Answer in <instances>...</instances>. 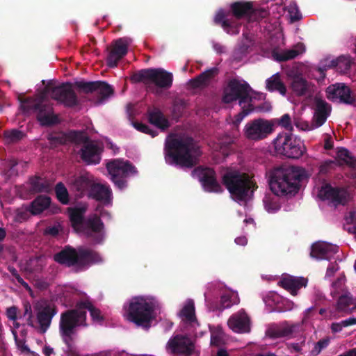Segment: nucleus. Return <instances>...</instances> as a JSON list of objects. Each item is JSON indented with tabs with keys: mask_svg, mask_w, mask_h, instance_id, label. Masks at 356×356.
Segmentation results:
<instances>
[{
	"mask_svg": "<svg viewBox=\"0 0 356 356\" xmlns=\"http://www.w3.org/2000/svg\"><path fill=\"white\" fill-rule=\"evenodd\" d=\"M266 89L270 92H278L284 96L286 94V87L281 79L280 73H276L266 80Z\"/></svg>",
	"mask_w": 356,
	"mask_h": 356,
	"instance_id": "34",
	"label": "nucleus"
},
{
	"mask_svg": "<svg viewBox=\"0 0 356 356\" xmlns=\"http://www.w3.org/2000/svg\"><path fill=\"white\" fill-rule=\"evenodd\" d=\"M299 52L295 49L284 50L280 52H273V56L277 61L284 62L295 58Z\"/></svg>",
	"mask_w": 356,
	"mask_h": 356,
	"instance_id": "46",
	"label": "nucleus"
},
{
	"mask_svg": "<svg viewBox=\"0 0 356 356\" xmlns=\"http://www.w3.org/2000/svg\"><path fill=\"white\" fill-rule=\"evenodd\" d=\"M299 325L298 324H289L286 322L280 325L271 327L268 330V336L272 339L291 337Z\"/></svg>",
	"mask_w": 356,
	"mask_h": 356,
	"instance_id": "30",
	"label": "nucleus"
},
{
	"mask_svg": "<svg viewBox=\"0 0 356 356\" xmlns=\"http://www.w3.org/2000/svg\"><path fill=\"white\" fill-rule=\"evenodd\" d=\"M164 154L167 163L192 168L198 163L202 152L195 140L187 136L167 140Z\"/></svg>",
	"mask_w": 356,
	"mask_h": 356,
	"instance_id": "2",
	"label": "nucleus"
},
{
	"mask_svg": "<svg viewBox=\"0 0 356 356\" xmlns=\"http://www.w3.org/2000/svg\"><path fill=\"white\" fill-rule=\"evenodd\" d=\"M46 262L43 255L31 257L26 263V269L31 273H40L46 266Z\"/></svg>",
	"mask_w": 356,
	"mask_h": 356,
	"instance_id": "39",
	"label": "nucleus"
},
{
	"mask_svg": "<svg viewBox=\"0 0 356 356\" xmlns=\"http://www.w3.org/2000/svg\"><path fill=\"white\" fill-rule=\"evenodd\" d=\"M193 173L197 175L206 192L220 193L223 191L222 186L217 181L216 173L212 168L198 167L193 171Z\"/></svg>",
	"mask_w": 356,
	"mask_h": 356,
	"instance_id": "18",
	"label": "nucleus"
},
{
	"mask_svg": "<svg viewBox=\"0 0 356 356\" xmlns=\"http://www.w3.org/2000/svg\"><path fill=\"white\" fill-rule=\"evenodd\" d=\"M219 69L216 67L202 72L195 78L190 80L191 86L194 88L206 87L218 74Z\"/></svg>",
	"mask_w": 356,
	"mask_h": 356,
	"instance_id": "28",
	"label": "nucleus"
},
{
	"mask_svg": "<svg viewBox=\"0 0 356 356\" xmlns=\"http://www.w3.org/2000/svg\"><path fill=\"white\" fill-rule=\"evenodd\" d=\"M112 181L120 190L127 186V178L137 174L136 168L129 161L114 159L106 163Z\"/></svg>",
	"mask_w": 356,
	"mask_h": 356,
	"instance_id": "10",
	"label": "nucleus"
},
{
	"mask_svg": "<svg viewBox=\"0 0 356 356\" xmlns=\"http://www.w3.org/2000/svg\"><path fill=\"white\" fill-rule=\"evenodd\" d=\"M24 315H28L27 324L29 326L34 327L33 316L32 314L31 307L29 304L25 305Z\"/></svg>",
	"mask_w": 356,
	"mask_h": 356,
	"instance_id": "62",
	"label": "nucleus"
},
{
	"mask_svg": "<svg viewBox=\"0 0 356 356\" xmlns=\"http://www.w3.org/2000/svg\"><path fill=\"white\" fill-rule=\"evenodd\" d=\"M307 284V279L293 276L283 277L278 282L279 286L289 291L293 296H296L298 291L302 287H305Z\"/></svg>",
	"mask_w": 356,
	"mask_h": 356,
	"instance_id": "26",
	"label": "nucleus"
},
{
	"mask_svg": "<svg viewBox=\"0 0 356 356\" xmlns=\"http://www.w3.org/2000/svg\"><path fill=\"white\" fill-rule=\"evenodd\" d=\"M318 197L323 200H329L334 205H345L350 199L348 191L344 188L332 187L330 184L323 186L318 192Z\"/></svg>",
	"mask_w": 356,
	"mask_h": 356,
	"instance_id": "17",
	"label": "nucleus"
},
{
	"mask_svg": "<svg viewBox=\"0 0 356 356\" xmlns=\"http://www.w3.org/2000/svg\"><path fill=\"white\" fill-rule=\"evenodd\" d=\"M40 101L32 97H27L21 101V108L24 112L36 111Z\"/></svg>",
	"mask_w": 356,
	"mask_h": 356,
	"instance_id": "49",
	"label": "nucleus"
},
{
	"mask_svg": "<svg viewBox=\"0 0 356 356\" xmlns=\"http://www.w3.org/2000/svg\"><path fill=\"white\" fill-rule=\"evenodd\" d=\"M55 193L58 200L63 204L70 203L69 193L67 188L62 182H58L55 186Z\"/></svg>",
	"mask_w": 356,
	"mask_h": 356,
	"instance_id": "44",
	"label": "nucleus"
},
{
	"mask_svg": "<svg viewBox=\"0 0 356 356\" xmlns=\"http://www.w3.org/2000/svg\"><path fill=\"white\" fill-rule=\"evenodd\" d=\"M313 85L301 76H295L291 83V88L297 96L310 95Z\"/></svg>",
	"mask_w": 356,
	"mask_h": 356,
	"instance_id": "29",
	"label": "nucleus"
},
{
	"mask_svg": "<svg viewBox=\"0 0 356 356\" xmlns=\"http://www.w3.org/2000/svg\"><path fill=\"white\" fill-rule=\"evenodd\" d=\"M67 211L72 227L77 232L81 231L86 220L84 213L86 209L84 207H70Z\"/></svg>",
	"mask_w": 356,
	"mask_h": 356,
	"instance_id": "32",
	"label": "nucleus"
},
{
	"mask_svg": "<svg viewBox=\"0 0 356 356\" xmlns=\"http://www.w3.org/2000/svg\"><path fill=\"white\" fill-rule=\"evenodd\" d=\"M67 142L83 145L90 140L88 134L83 131L72 130L67 133Z\"/></svg>",
	"mask_w": 356,
	"mask_h": 356,
	"instance_id": "41",
	"label": "nucleus"
},
{
	"mask_svg": "<svg viewBox=\"0 0 356 356\" xmlns=\"http://www.w3.org/2000/svg\"><path fill=\"white\" fill-rule=\"evenodd\" d=\"M56 312V308L50 305H47L38 312L37 321L40 325V332L44 333L48 330Z\"/></svg>",
	"mask_w": 356,
	"mask_h": 356,
	"instance_id": "27",
	"label": "nucleus"
},
{
	"mask_svg": "<svg viewBox=\"0 0 356 356\" xmlns=\"http://www.w3.org/2000/svg\"><path fill=\"white\" fill-rule=\"evenodd\" d=\"M30 191L33 193L46 192L49 190L48 183L40 177L35 176L29 180Z\"/></svg>",
	"mask_w": 356,
	"mask_h": 356,
	"instance_id": "42",
	"label": "nucleus"
},
{
	"mask_svg": "<svg viewBox=\"0 0 356 356\" xmlns=\"http://www.w3.org/2000/svg\"><path fill=\"white\" fill-rule=\"evenodd\" d=\"M288 11L290 14L292 22L300 20L302 18V14L299 11L298 7L296 3H290Z\"/></svg>",
	"mask_w": 356,
	"mask_h": 356,
	"instance_id": "56",
	"label": "nucleus"
},
{
	"mask_svg": "<svg viewBox=\"0 0 356 356\" xmlns=\"http://www.w3.org/2000/svg\"><path fill=\"white\" fill-rule=\"evenodd\" d=\"M338 250L339 247L336 245L318 241L312 245L310 256L318 260H330Z\"/></svg>",
	"mask_w": 356,
	"mask_h": 356,
	"instance_id": "21",
	"label": "nucleus"
},
{
	"mask_svg": "<svg viewBox=\"0 0 356 356\" xmlns=\"http://www.w3.org/2000/svg\"><path fill=\"white\" fill-rule=\"evenodd\" d=\"M54 260L67 267H75L76 271L83 270L102 261L99 254L92 249L83 247L74 248L70 245L54 254Z\"/></svg>",
	"mask_w": 356,
	"mask_h": 356,
	"instance_id": "4",
	"label": "nucleus"
},
{
	"mask_svg": "<svg viewBox=\"0 0 356 356\" xmlns=\"http://www.w3.org/2000/svg\"><path fill=\"white\" fill-rule=\"evenodd\" d=\"M93 184L94 181L92 177L88 175L79 176L76 177L73 181L74 188L81 194L88 192V195H89V192H90Z\"/></svg>",
	"mask_w": 356,
	"mask_h": 356,
	"instance_id": "36",
	"label": "nucleus"
},
{
	"mask_svg": "<svg viewBox=\"0 0 356 356\" xmlns=\"http://www.w3.org/2000/svg\"><path fill=\"white\" fill-rule=\"evenodd\" d=\"M273 144L277 154L289 159H298L306 152L303 141L291 132L280 133Z\"/></svg>",
	"mask_w": 356,
	"mask_h": 356,
	"instance_id": "9",
	"label": "nucleus"
},
{
	"mask_svg": "<svg viewBox=\"0 0 356 356\" xmlns=\"http://www.w3.org/2000/svg\"><path fill=\"white\" fill-rule=\"evenodd\" d=\"M51 197L45 195L37 196L31 203V213L38 215L46 210L51 204Z\"/></svg>",
	"mask_w": 356,
	"mask_h": 356,
	"instance_id": "35",
	"label": "nucleus"
},
{
	"mask_svg": "<svg viewBox=\"0 0 356 356\" xmlns=\"http://www.w3.org/2000/svg\"><path fill=\"white\" fill-rule=\"evenodd\" d=\"M234 143V139L232 137L227 136L222 139L219 144L220 152L225 156H227L232 151V145Z\"/></svg>",
	"mask_w": 356,
	"mask_h": 356,
	"instance_id": "50",
	"label": "nucleus"
},
{
	"mask_svg": "<svg viewBox=\"0 0 356 356\" xmlns=\"http://www.w3.org/2000/svg\"><path fill=\"white\" fill-rule=\"evenodd\" d=\"M31 208H19L15 211V216L14 221L18 223H22L27 220L30 218Z\"/></svg>",
	"mask_w": 356,
	"mask_h": 356,
	"instance_id": "51",
	"label": "nucleus"
},
{
	"mask_svg": "<svg viewBox=\"0 0 356 356\" xmlns=\"http://www.w3.org/2000/svg\"><path fill=\"white\" fill-rule=\"evenodd\" d=\"M328 339H323L319 340L314 346V348L311 350L312 356H317L323 348H325L329 344Z\"/></svg>",
	"mask_w": 356,
	"mask_h": 356,
	"instance_id": "58",
	"label": "nucleus"
},
{
	"mask_svg": "<svg viewBox=\"0 0 356 356\" xmlns=\"http://www.w3.org/2000/svg\"><path fill=\"white\" fill-rule=\"evenodd\" d=\"M241 109V111L234 116L233 123L235 126H238L243 118L252 112V109L249 108L248 106H245V104L242 105Z\"/></svg>",
	"mask_w": 356,
	"mask_h": 356,
	"instance_id": "55",
	"label": "nucleus"
},
{
	"mask_svg": "<svg viewBox=\"0 0 356 356\" xmlns=\"http://www.w3.org/2000/svg\"><path fill=\"white\" fill-rule=\"evenodd\" d=\"M88 310L93 321L102 322L104 317L100 309L95 307L90 301L84 300L77 302L76 308L67 309L60 314L59 322V334L69 350L73 348L78 327H88L86 322Z\"/></svg>",
	"mask_w": 356,
	"mask_h": 356,
	"instance_id": "1",
	"label": "nucleus"
},
{
	"mask_svg": "<svg viewBox=\"0 0 356 356\" xmlns=\"http://www.w3.org/2000/svg\"><path fill=\"white\" fill-rule=\"evenodd\" d=\"M44 92L65 107L72 108L79 104L78 97L71 83H63L56 86L48 84L44 87Z\"/></svg>",
	"mask_w": 356,
	"mask_h": 356,
	"instance_id": "12",
	"label": "nucleus"
},
{
	"mask_svg": "<svg viewBox=\"0 0 356 356\" xmlns=\"http://www.w3.org/2000/svg\"><path fill=\"white\" fill-rule=\"evenodd\" d=\"M159 308V302L154 298L134 297L129 302L124 317L137 326L148 329L154 318V312Z\"/></svg>",
	"mask_w": 356,
	"mask_h": 356,
	"instance_id": "6",
	"label": "nucleus"
},
{
	"mask_svg": "<svg viewBox=\"0 0 356 356\" xmlns=\"http://www.w3.org/2000/svg\"><path fill=\"white\" fill-rule=\"evenodd\" d=\"M75 86L83 92L86 94H94L96 95L95 104H101L112 96L114 89L108 83L102 81H76Z\"/></svg>",
	"mask_w": 356,
	"mask_h": 356,
	"instance_id": "13",
	"label": "nucleus"
},
{
	"mask_svg": "<svg viewBox=\"0 0 356 356\" xmlns=\"http://www.w3.org/2000/svg\"><path fill=\"white\" fill-rule=\"evenodd\" d=\"M304 177L302 169L294 166H281L270 173L269 186L277 196L294 195L300 189Z\"/></svg>",
	"mask_w": 356,
	"mask_h": 356,
	"instance_id": "3",
	"label": "nucleus"
},
{
	"mask_svg": "<svg viewBox=\"0 0 356 356\" xmlns=\"http://www.w3.org/2000/svg\"><path fill=\"white\" fill-rule=\"evenodd\" d=\"M293 124L302 131H310L316 129L315 127H312V122L309 124L308 122L298 117L293 118Z\"/></svg>",
	"mask_w": 356,
	"mask_h": 356,
	"instance_id": "54",
	"label": "nucleus"
},
{
	"mask_svg": "<svg viewBox=\"0 0 356 356\" xmlns=\"http://www.w3.org/2000/svg\"><path fill=\"white\" fill-rule=\"evenodd\" d=\"M223 344V339L222 337L217 334H212L211 337V345L219 347Z\"/></svg>",
	"mask_w": 356,
	"mask_h": 356,
	"instance_id": "63",
	"label": "nucleus"
},
{
	"mask_svg": "<svg viewBox=\"0 0 356 356\" xmlns=\"http://www.w3.org/2000/svg\"><path fill=\"white\" fill-rule=\"evenodd\" d=\"M250 90L251 88L246 81L232 79L224 90L222 100L225 104L238 100L239 106H242L243 104L252 102V97L250 96Z\"/></svg>",
	"mask_w": 356,
	"mask_h": 356,
	"instance_id": "11",
	"label": "nucleus"
},
{
	"mask_svg": "<svg viewBox=\"0 0 356 356\" xmlns=\"http://www.w3.org/2000/svg\"><path fill=\"white\" fill-rule=\"evenodd\" d=\"M134 127L139 131L146 134L150 135L152 137H155L158 135L156 130L152 129L148 125L142 122H134Z\"/></svg>",
	"mask_w": 356,
	"mask_h": 356,
	"instance_id": "53",
	"label": "nucleus"
},
{
	"mask_svg": "<svg viewBox=\"0 0 356 356\" xmlns=\"http://www.w3.org/2000/svg\"><path fill=\"white\" fill-rule=\"evenodd\" d=\"M48 140L51 145L56 147L59 145H64L67 143V133L60 132L50 134Z\"/></svg>",
	"mask_w": 356,
	"mask_h": 356,
	"instance_id": "48",
	"label": "nucleus"
},
{
	"mask_svg": "<svg viewBox=\"0 0 356 356\" xmlns=\"http://www.w3.org/2000/svg\"><path fill=\"white\" fill-rule=\"evenodd\" d=\"M227 324L230 329L237 333H249L251 330L250 318L243 309L232 315Z\"/></svg>",
	"mask_w": 356,
	"mask_h": 356,
	"instance_id": "22",
	"label": "nucleus"
},
{
	"mask_svg": "<svg viewBox=\"0 0 356 356\" xmlns=\"http://www.w3.org/2000/svg\"><path fill=\"white\" fill-rule=\"evenodd\" d=\"M353 304V298L350 293L346 291L341 293L337 302V310L340 312H348L350 314L349 307Z\"/></svg>",
	"mask_w": 356,
	"mask_h": 356,
	"instance_id": "40",
	"label": "nucleus"
},
{
	"mask_svg": "<svg viewBox=\"0 0 356 356\" xmlns=\"http://www.w3.org/2000/svg\"><path fill=\"white\" fill-rule=\"evenodd\" d=\"M314 114L312 118V127L318 128L327 120L330 113V105L321 97L314 98Z\"/></svg>",
	"mask_w": 356,
	"mask_h": 356,
	"instance_id": "23",
	"label": "nucleus"
},
{
	"mask_svg": "<svg viewBox=\"0 0 356 356\" xmlns=\"http://www.w3.org/2000/svg\"><path fill=\"white\" fill-rule=\"evenodd\" d=\"M104 225L100 217L97 214L86 219L80 232H84L88 238L92 239L93 243L100 244L104 238Z\"/></svg>",
	"mask_w": 356,
	"mask_h": 356,
	"instance_id": "16",
	"label": "nucleus"
},
{
	"mask_svg": "<svg viewBox=\"0 0 356 356\" xmlns=\"http://www.w3.org/2000/svg\"><path fill=\"white\" fill-rule=\"evenodd\" d=\"M222 184L236 201H246L253 196L258 186L253 177L238 170L227 172Z\"/></svg>",
	"mask_w": 356,
	"mask_h": 356,
	"instance_id": "7",
	"label": "nucleus"
},
{
	"mask_svg": "<svg viewBox=\"0 0 356 356\" xmlns=\"http://www.w3.org/2000/svg\"><path fill=\"white\" fill-rule=\"evenodd\" d=\"M344 283L342 279L338 278L335 282L332 284V290L330 295L335 298L337 296H340L341 293H344Z\"/></svg>",
	"mask_w": 356,
	"mask_h": 356,
	"instance_id": "52",
	"label": "nucleus"
},
{
	"mask_svg": "<svg viewBox=\"0 0 356 356\" xmlns=\"http://www.w3.org/2000/svg\"><path fill=\"white\" fill-rule=\"evenodd\" d=\"M17 308L15 306L10 307L7 309L6 314L10 320L15 321L17 319Z\"/></svg>",
	"mask_w": 356,
	"mask_h": 356,
	"instance_id": "64",
	"label": "nucleus"
},
{
	"mask_svg": "<svg viewBox=\"0 0 356 356\" xmlns=\"http://www.w3.org/2000/svg\"><path fill=\"white\" fill-rule=\"evenodd\" d=\"M249 108L252 109V112H260V113H266L268 112L271 110L272 106L269 102H264L261 104L254 106L250 102H248Z\"/></svg>",
	"mask_w": 356,
	"mask_h": 356,
	"instance_id": "60",
	"label": "nucleus"
},
{
	"mask_svg": "<svg viewBox=\"0 0 356 356\" xmlns=\"http://www.w3.org/2000/svg\"><path fill=\"white\" fill-rule=\"evenodd\" d=\"M179 316L186 323H192L197 321L195 304L193 300H188L179 312Z\"/></svg>",
	"mask_w": 356,
	"mask_h": 356,
	"instance_id": "37",
	"label": "nucleus"
},
{
	"mask_svg": "<svg viewBox=\"0 0 356 356\" xmlns=\"http://www.w3.org/2000/svg\"><path fill=\"white\" fill-rule=\"evenodd\" d=\"M131 41L128 37L120 38L113 40L111 47H107L108 55L106 60L109 67L114 68L118 66V62L127 55Z\"/></svg>",
	"mask_w": 356,
	"mask_h": 356,
	"instance_id": "15",
	"label": "nucleus"
},
{
	"mask_svg": "<svg viewBox=\"0 0 356 356\" xmlns=\"http://www.w3.org/2000/svg\"><path fill=\"white\" fill-rule=\"evenodd\" d=\"M103 151L102 145L90 140L82 145L79 154L82 161L87 165H97L101 161Z\"/></svg>",
	"mask_w": 356,
	"mask_h": 356,
	"instance_id": "20",
	"label": "nucleus"
},
{
	"mask_svg": "<svg viewBox=\"0 0 356 356\" xmlns=\"http://www.w3.org/2000/svg\"><path fill=\"white\" fill-rule=\"evenodd\" d=\"M35 112L38 120L43 126H51L58 123V116L54 113V108L50 104L40 101Z\"/></svg>",
	"mask_w": 356,
	"mask_h": 356,
	"instance_id": "24",
	"label": "nucleus"
},
{
	"mask_svg": "<svg viewBox=\"0 0 356 356\" xmlns=\"http://www.w3.org/2000/svg\"><path fill=\"white\" fill-rule=\"evenodd\" d=\"M253 12V5L248 1H235L230 4L229 11L220 9L214 17V22L220 25L228 34L237 35L240 32L241 23L239 20L250 18Z\"/></svg>",
	"mask_w": 356,
	"mask_h": 356,
	"instance_id": "5",
	"label": "nucleus"
},
{
	"mask_svg": "<svg viewBox=\"0 0 356 356\" xmlns=\"http://www.w3.org/2000/svg\"><path fill=\"white\" fill-rule=\"evenodd\" d=\"M267 14V10L265 9H254L253 8V12L250 15L249 22L259 21L266 17Z\"/></svg>",
	"mask_w": 356,
	"mask_h": 356,
	"instance_id": "59",
	"label": "nucleus"
},
{
	"mask_svg": "<svg viewBox=\"0 0 356 356\" xmlns=\"http://www.w3.org/2000/svg\"><path fill=\"white\" fill-rule=\"evenodd\" d=\"M168 345L173 353L190 355L194 345L191 339L186 336L177 335L168 341Z\"/></svg>",
	"mask_w": 356,
	"mask_h": 356,
	"instance_id": "25",
	"label": "nucleus"
},
{
	"mask_svg": "<svg viewBox=\"0 0 356 356\" xmlns=\"http://www.w3.org/2000/svg\"><path fill=\"white\" fill-rule=\"evenodd\" d=\"M337 159L340 165H346L351 168H356V158L344 147L337 151Z\"/></svg>",
	"mask_w": 356,
	"mask_h": 356,
	"instance_id": "38",
	"label": "nucleus"
},
{
	"mask_svg": "<svg viewBox=\"0 0 356 356\" xmlns=\"http://www.w3.org/2000/svg\"><path fill=\"white\" fill-rule=\"evenodd\" d=\"M147 113L148 120L152 124L163 131L167 129L170 127L168 120L164 116L160 109L154 108L152 110H148Z\"/></svg>",
	"mask_w": 356,
	"mask_h": 356,
	"instance_id": "33",
	"label": "nucleus"
},
{
	"mask_svg": "<svg viewBox=\"0 0 356 356\" xmlns=\"http://www.w3.org/2000/svg\"><path fill=\"white\" fill-rule=\"evenodd\" d=\"M239 302V298L237 293H227L220 297V309H225L231 307L234 305H237Z\"/></svg>",
	"mask_w": 356,
	"mask_h": 356,
	"instance_id": "43",
	"label": "nucleus"
},
{
	"mask_svg": "<svg viewBox=\"0 0 356 356\" xmlns=\"http://www.w3.org/2000/svg\"><path fill=\"white\" fill-rule=\"evenodd\" d=\"M111 194L108 186L94 182L88 196L97 201L108 203L111 200Z\"/></svg>",
	"mask_w": 356,
	"mask_h": 356,
	"instance_id": "31",
	"label": "nucleus"
},
{
	"mask_svg": "<svg viewBox=\"0 0 356 356\" xmlns=\"http://www.w3.org/2000/svg\"><path fill=\"white\" fill-rule=\"evenodd\" d=\"M278 125L282 127L286 130L289 131L291 133L293 131L292 121L289 114H284L279 120L277 122Z\"/></svg>",
	"mask_w": 356,
	"mask_h": 356,
	"instance_id": "57",
	"label": "nucleus"
},
{
	"mask_svg": "<svg viewBox=\"0 0 356 356\" xmlns=\"http://www.w3.org/2000/svg\"><path fill=\"white\" fill-rule=\"evenodd\" d=\"M4 138L8 143H15L21 140L25 136L24 132L16 129L4 131Z\"/></svg>",
	"mask_w": 356,
	"mask_h": 356,
	"instance_id": "47",
	"label": "nucleus"
},
{
	"mask_svg": "<svg viewBox=\"0 0 356 356\" xmlns=\"http://www.w3.org/2000/svg\"><path fill=\"white\" fill-rule=\"evenodd\" d=\"M130 79L132 83H143L148 91L154 92L155 87L169 89L172 85L173 75L163 68H147L134 73Z\"/></svg>",
	"mask_w": 356,
	"mask_h": 356,
	"instance_id": "8",
	"label": "nucleus"
},
{
	"mask_svg": "<svg viewBox=\"0 0 356 356\" xmlns=\"http://www.w3.org/2000/svg\"><path fill=\"white\" fill-rule=\"evenodd\" d=\"M264 202L268 212H275L280 209V205L276 202H273L270 197H266L264 199Z\"/></svg>",
	"mask_w": 356,
	"mask_h": 356,
	"instance_id": "61",
	"label": "nucleus"
},
{
	"mask_svg": "<svg viewBox=\"0 0 356 356\" xmlns=\"http://www.w3.org/2000/svg\"><path fill=\"white\" fill-rule=\"evenodd\" d=\"M351 64L352 63L350 57L341 56L337 59L332 60L330 67H338L341 71L346 72L350 70Z\"/></svg>",
	"mask_w": 356,
	"mask_h": 356,
	"instance_id": "45",
	"label": "nucleus"
},
{
	"mask_svg": "<svg viewBox=\"0 0 356 356\" xmlns=\"http://www.w3.org/2000/svg\"><path fill=\"white\" fill-rule=\"evenodd\" d=\"M273 130V124L270 121L258 118L250 120L245 124L243 134L248 140L259 141L266 138Z\"/></svg>",
	"mask_w": 356,
	"mask_h": 356,
	"instance_id": "14",
	"label": "nucleus"
},
{
	"mask_svg": "<svg viewBox=\"0 0 356 356\" xmlns=\"http://www.w3.org/2000/svg\"><path fill=\"white\" fill-rule=\"evenodd\" d=\"M327 97L333 102L353 104L355 98L352 94L350 88L345 83H337L330 86L326 89Z\"/></svg>",
	"mask_w": 356,
	"mask_h": 356,
	"instance_id": "19",
	"label": "nucleus"
}]
</instances>
